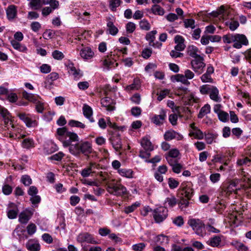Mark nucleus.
Segmentation results:
<instances>
[{
    "mask_svg": "<svg viewBox=\"0 0 251 251\" xmlns=\"http://www.w3.org/2000/svg\"><path fill=\"white\" fill-rule=\"evenodd\" d=\"M52 57L55 60H61L63 59L65 56L64 54L60 51L58 50H54L52 52Z\"/></svg>",
    "mask_w": 251,
    "mask_h": 251,
    "instance_id": "8fccbe9b",
    "label": "nucleus"
},
{
    "mask_svg": "<svg viewBox=\"0 0 251 251\" xmlns=\"http://www.w3.org/2000/svg\"><path fill=\"white\" fill-rule=\"evenodd\" d=\"M82 48L79 50V55L84 60L90 59L93 57L94 52L89 47H84L81 45Z\"/></svg>",
    "mask_w": 251,
    "mask_h": 251,
    "instance_id": "f3484780",
    "label": "nucleus"
},
{
    "mask_svg": "<svg viewBox=\"0 0 251 251\" xmlns=\"http://www.w3.org/2000/svg\"><path fill=\"white\" fill-rule=\"evenodd\" d=\"M25 247L29 251H40L41 246L35 239H29L25 244Z\"/></svg>",
    "mask_w": 251,
    "mask_h": 251,
    "instance_id": "a211bd4d",
    "label": "nucleus"
},
{
    "mask_svg": "<svg viewBox=\"0 0 251 251\" xmlns=\"http://www.w3.org/2000/svg\"><path fill=\"white\" fill-rule=\"evenodd\" d=\"M82 111L85 117L88 119L90 122L93 123L94 122V120L92 117L93 110L92 108L88 105L84 104L82 108Z\"/></svg>",
    "mask_w": 251,
    "mask_h": 251,
    "instance_id": "393cba45",
    "label": "nucleus"
},
{
    "mask_svg": "<svg viewBox=\"0 0 251 251\" xmlns=\"http://www.w3.org/2000/svg\"><path fill=\"white\" fill-rule=\"evenodd\" d=\"M175 43L176 44L175 47V50L178 51H183L186 46L184 44L185 40L184 38L179 35H177L174 38Z\"/></svg>",
    "mask_w": 251,
    "mask_h": 251,
    "instance_id": "aec40b11",
    "label": "nucleus"
},
{
    "mask_svg": "<svg viewBox=\"0 0 251 251\" xmlns=\"http://www.w3.org/2000/svg\"><path fill=\"white\" fill-rule=\"evenodd\" d=\"M119 174L122 176L127 178H132L133 177L134 172L130 169L122 168L118 170Z\"/></svg>",
    "mask_w": 251,
    "mask_h": 251,
    "instance_id": "c85d7f7f",
    "label": "nucleus"
},
{
    "mask_svg": "<svg viewBox=\"0 0 251 251\" xmlns=\"http://www.w3.org/2000/svg\"><path fill=\"white\" fill-rule=\"evenodd\" d=\"M176 199L174 196L168 197L165 201V204L170 207H173L176 204Z\"/></svg>",
    "mask_w": 251,
    "mask_h": 251,
    "instance_id": "c03bdc74",
    "label": "nucleus"
},
{
    "mask_svg": "<svg viewBox=\"0 0 251 251\" xmlns=\"http://www.w3.org/2000/svg\"><path fill=\"white\" fill-rule=\"evenodd\" d=\"M180 154L179 151L176 149H173L170 150L166 156H169L171 158H176Z\"/></svg>",
    "mask_w": 251,
    "mask_h": 251,
    "instance_id": "bf43d9fd",
    "label": "nucleus"
},
{
    "mask_svg": "<svg viewBox=\"0 0 251 251\" xmlns=\"http://www.w3.org/2000/svg\"><path fill=\"white\" fill-rule=\"evenodd\" d=\"M59 78V75L56 72H52L49 74L46 77V80L51 85L54 81L57 80Z\"/></svg>",
    "mask_w": 251,
    "mask_h": 251,
    "instance_id": "49530a36",
    "label": "nucleus"
},
{
    "mask_svg": "<svg viewBox=\"0 0 251 251\" xmlns=\"http://www.w3.org/2000/svg\"><path fill=\"white\" fill-rule=\"evenodd\" d=\"M210 98L214 101L219 102L221 100L219 96V91L217 88L214 86L209 93Z\"/></svg>",
    "mask_w": 251,
    "mask_h": 251,
    "instance_id": "7c9ffc66",
    "label": "nucleus"
},
{
    "mask_svg": "<svg viewBox=\"0 0 251 251\" xmlns=\"http://www.w3.org/2000/svg\"><path fill=\"white\" fill-rule=\"evenodd\" d=\"M122 2V0H109V9L111 11L115 12L117 10V8L120 6Z\"/></svg>",
    "mask_w": 251,
    "mask_h": 251,
    "instance_id": "58836bf2",
    "label": "nucleus"
},
{
    "mask_svg": "<svg viewBox=\"0 0 251 251\" xmlns=\"http://www.w3.org/2000/svg\"><path fill=\"white\" fill-rule=\"evenodd\" d=\"M9 207H14L12 209H9L7 211V215L9 219H15L18 213V209L17 207L15 206L13 203H11L9 205Z\"/></svg>",
    "mask_w": 251,
    "mask_h": 251,
    "instance_id": "c756f323",
    "label": "nucleus"
},
{
    "mask_svg": "<svg viewBox=\"0 0 251 251\" xmlns=\"http://www.w3.org/2000/svg\"><path fill=\"white\" fill-rule=\"evenodd\" d=\"M251 162V157H242L241 158L238 159L237 161V164L239 166L243 165H249Z\"/></svg>",
    "mask_w": 251,
    "mask_h": 251,
    "instance_id": "a18cd8bd",
    "label": "nucleus"
},
{
    "mask_svg": "<svg viewBox=\"0 0 251 251\" xmlns=\"http://www.w3.org/2000/svg\"><path fill=\"white\" fill-rule=\"evenodd\" d=\"M201 79L202 82H209L212 83L213 82V80L211 77V75L209 74H206V73L203 74L201 76Z\"/></svg>",
    "mask_w": 251,
    "mask_h": 251,
    "instance_id": "e2e57ef3",
    "label": "nucleus"
},
{
    "mask_svg": "<svg viewBox=\"0 0 251 251\" xmlns=\"http://www.w3.org/2000/svg\"><path fill=\"white\" fill-rule=\"evenodd\" d=\"M154 241L157 244L164 245L168 243L169 238L167 236L161 234L155 237Z\"/></svg>",
    "mask_w": 251,
    "mask_h": 251,
    "instance_id": "ea45409f",
    "label": "nucleus"
},
{
    "mask_svg": "<svg viewBox=\"0 0 251 251\" xmlns=\"http://www.w3.org/2000/svg\"><path fill=\"white\" fill-rule=\"evenodd\" d=\"M169 93L170 90L167 89L161 90L159 92L157 93V95H158L157 100L159 101L162 100L168 95L169 94Z\"/></svg>",
    "mask_w": 251,
    "mask_h": 251,
    "instance_id": "864d4df0",
    "label": "nucleus"
},
{
    "mask_svg": "<svg viewBox=\"0 0 251 251\" xmlns=\"http://www.w3.org/2000/svg\"><path fill=\"white\" fill-rule=\"evenodd\" d=\"M6 16L8 20H14L17 15V7L13 4L9 5L6 10Z\"/></svg>",
    "mask_w": 251,
    "mask_h": 251,
    "instance_id": "4be33fe9",
    "label": "nucleus"
},
{
    "mask_svg": "<svg viewBox=\"0 0 251 251\" xmlns=\"http://www.w3.org/2000/svg\"><path fill=\"white\" fill-rule=\"evenodd\" d=\"M11 44L13 48L21 52H25L27 50V48L25 46L22 45L19 42L16 40H11Z\"/></svg>",
    "mask_w": 251,
    "mask_h": 251,
    "instance_id": "4c0bfd02",
    "label": "nucleus"
},
{
    "mask_svg": "<svg viewBox=\"0 0 251 251\" xmlns=\"http://www.w3.org/2000/svg\"><path fill=\"white\" fill-rule=\"evenodd\" d=\"M22 147L26 149H30L35 147V143L32 138H25L22 141Z\"/></svg>",
    "mask_w": 251,
    "mask_h": 251,
    "instance_id": "72a5a7b5",
    "label": "nucleus"
},
{
    "mask_svg": "<svg viewBox=\"0 0 251 251\" xmlns=\"http://www.w3.org/2000/svg\"><path fill=\"white\" fill-rule=\"evenodd\" d=\"M106 189L109 194L116 196H123L127 193L126 188L114 179L107 182Z\"/></svg>",
    "mask_w": 251,
    "mask_h": 251,
    "instance_id": "39448f33",
    "label": "nucleus"
},
{
    "mask_svg": "<svg viewBox=\"0 0 251 251\" xmlns=\"http://www.w3.org/2000/svg\"><path fill=\"white\" fill-rule=\"evenodd\" d=\"M164 138L165 140L167 141H170L174 139H176L177 140H181L183 137L179 133H177L173 130H171L165 132L164 135Z\"/></svg>",
    "mask_w": 251,
    "mask_h": 251,
    "instance_id": "6ab92c4d",
    "label": "nucleus"
},
{
    "mask_svg": "<svg viewBox=\"0 0 251 251\" xmlns=\"http://www.w3.org/2000/svg\"><path fill=\"white\" fill-rule=\"evenodd\" d=\"M107 27V30L109 33L113 36H115L118 32L119 30L117 27H116L113 23L109 20L107 22L106 24Z\"/></svg>",
    "mask_w": 251,
    "mask_h": 251,
    "instance_id": "f704fd0d",
    "label": "nucleus"
},
{
    "mask_svg": "<svg viewBox=\"0 0 251 251\" xmlns=\"http://www.w3.org/2000/svg\"><path fill=\"white\" fill-rule=\"evenodd\" d=\"M168 185L170 189H174L176 188L179 185V182L175 178L170 177L168 178Z\"/></svg>",
    "mask_w": 251,
    "mask_h": 251,
    "instance_id": "603ef678",
    "label": "nucleus"
},
{
    "mask_svg": "<svg viewBox=\"0 0 251 251\" xmlns=\"http://www.w3.org/2000/svg\"><path fill=\"white\" fill-rule=\"evenodd\" d=\"M22 96L25 99L35 104L39 102V101L41 99V97L39 96L31 93H28L25 91H24L22 92Z\"/></svg>",
    "mask_w": 251,
    "mask_h": 251,
    "instance_id": "b1692460",
    "label": "nucleus"
},
{
    "mask_svg": "<svg viewBox=\"0 0 251 251\" xmlns=\"http://www.w3.org/2000/svg\"><path fill=\"white\" fill-rule=\"evenodd\" d=\"M68 69L69 74L72 75L75 79H78L82 75L80 73V70H76L73 64L69 65Z\"/></svg>",
    "mask_w": 251,
    "mask_h": 251,
    "instance_id": "2f4dec72",
    "label": "nucleus"
},
{
    "mask_svg": "<svg viewBox=\"0 0 251 251\" xmlns=\"http://www.w3.org/2000/svg\"><path fill=\"white\" fill-rule=\"evenodd\" d=\"M156 33V30H152L147 33V34L146 35L145 38L149 42V44L150 46H152L154 48H160L162 46V44L157 41H155V35Z\"/></svg>",
    "mask_w": 251,
    "mask_h": 251,
    "instance_id": "4468645a",
    "label": "nucleus"
},
{
    "mask_svg": "<svg viewBox=\"0 0 251 251\" xmlns=\"http://www.w3.org/2000/svg\"><path fill=\"white\" fill-rule=\"evenodd\" d=\"M100 102L102 106L105 107L108 111H112L115 109V102L110 98H103L101 100Z\"/></svg>",
    "mask_w": 251,
    "mask_h": 251,
    "instance_id": "dca6fc26",
    "label": "nucleus"
},
{
    "mask_svg": "<svg viewBox=\"0 0 251 251\" xmlns=\"http://www.w3.org/2000/svg\"><path fill=\"white\" fill-rule=\"evenodd\" d=\"M239 94L244 99L245 101L247 104L251 105V99L249 93L240 91Z\"/></svg>",
    "mask_w": 251,
    "mask_h": 251,
    "instance_id": "0e129e2a",
    "label": "nucleus"
},
{
    "mask_svg": "<svg viewBox=\"0 0 251 251\" xmlns=\"http://www.w3.org/2000/svg\"><path fill=\"white\" fill-rule=\"evenodd\" d=\"M141 145L142 147L147 151H151L153 149L151 142L147 138H143L141 141Z\"/></svg>",
    "mask_w": 251,
    "mask_h": 251,
    "instance_id": "c9c22d12",
    "label": "nucleus"
},
{
    "mask_svg": "<svg viewBox=\"0 0 251 251\" xmlns=\"http://www.w3.org/2000/svg\"><path fill=\"white\" fill-rule=\"evenodd\" d=\"M168 210L165 206H160L154 209L153 217L156 223L163 222L168 216Z\"/></svg>",
    "mask_w": 251,
    "mask_h": 251,
    "instance_id": "6e6552de",
    "label": "nucleus"
},
{
    "mask_svg": "<svg viewBox=\"0 0 251 251\" xmlns=\"http://www.w3.org/2000/svg\"><path fill=\"white\" fill-rule=\"evenodd\" d=\"M222 243L221 236L214 235L211 237L207 242L208 245L213 247H219Z\"/></svg>",
    "mask_w": 251,
    "mask_h": 251,
    "instance_id": "a878e982",
    "label": "nucleus"
},
{
    "mask_svg": "<svg viewBox=\"0 0 251 251\" xmlns=\"http://www.w3.org/2000/svg\"><path fill=\"white\" fill-rule=\"evenodd\" d=\"M110 140L115 150L117 151H119L122 148V141L120 135L119 134L113 135Z\"/></svg>",
    "mask_w": 251,
    "mask_h": 251,
    "instance_id": "412c9836",
    "label": "nucleus"
},
{
    "mask_svg": "<svg viewBox=\"0 0 251 251\" xmlns=\"http://www.w3.org/2000/svg\"><path fill=\"white\" fill-rule=\"evenodd\" d=\"M231 245L238 251H246L248 250V248L243 243L237 240L232 241L231 243Z\"/></svg>",
    "mask_w": 251,
    "mask_h": 251,
    "instance_id": "a19ab883",
    "label": "nucleus"
},
{
    "mask_svg": "<svg viewBox=\"0 0 251 251\" xmlns=\"http://www.w3.org/2000/svg\"><path fill=\"white\" fill-rule=\"evenodd\" d=\"M68 125L71 127H76L80 128H84L86 126L80 122L71 120L69 121Z\"/></svg>",
    "mask_w": 251,
    "mask_h": 251,
    "instance_id": "de8ad7c7",
    "label": "nucleus"
},
{
    "mask_svg": "<svg viewBox=\"0 0 251 251\" xmlns=\"http://www.w3.org/2000/svg\"><path fill=\"white\" fill-rule=\"evenodd\" d=\"M76 240L80 243L84 242L92 244L98 243L92 235L86 232L79 233L76 237Z\"/></svg>",
    "mask_w": 251,
    "mask_h": 251,
    "instance_id": "9d476101",
    "label": "nucleus"
},
{
    "mask_svg": "<svg viewBox=\"0 0 251 251\" xmlns=\"http://www.w3.org/2000/svg\"><path fill=\"white\" fill-rule=\"evenodd\" d=\"M175 79L177 82H181L183 84L185 85H188L190 84V82L186 79L184 75L182 74H177L175 75Z\"/></svg>",
    "mask_w": 251,
    "mask_h": 251,
    "instance_id": "09e8293b",
    "label": "nucleus"
},
{
    "mask_svg": "<svg viewBox=\"0 0 251 251\" xmlns=\"http://www.w3.org/2000/svg\"><path fill=\"white\" fill-rule=\"evenodd\" d=\"M146 247V245L143 243H140L133 245L132 249L134 251H142Z\"/></svg>",
    "mask_w": 251,
    "mask_h": 251,
    "instance_id": "69168bd1",
    "label": "nucleus"
},
{
    "mask_svg": "<svg viewBox=\"0 0 251 251\" xmlns=\"http://www.w3.org/2000/svg\"><path fill=\"white\" fill-rule=\"evenodd\" d=\"M200 50L199 49L194 45H189L187 48V53L190 57L194 58L201 56L198 54Z\"/></svg>",
    "mask_w": 251,
    "mask_h": 251,
    "instance_id": "cd10ccee",
    "label": "nucleus"
},
{
    "mask_svg": "<svg viewBox=\"0 0 251 251\" xmlns=\"http://www.w3.org/2000/svg\"><path fill=\"white\" fill-rule=\"evenodd\" d=\"M204 58L201 56L192 60L191 65L193 71L198 75L201 74L203 72L205 67V63L204 62Z\"/></svg>",
    "mask_w": 251,
    "mask_h": 251,
    "instance_id": "1a4fd4ad",
    "label": "nucleus"
},
{
    "mask_svg": "<svg viewBox=\"0 0 251 251\" xmlns=\"http://www.w3.org/2000/svg\"><path fill=\"white\" fill-rule=\"evenodd\" d=\"M56 137L60 142H62L63 147L69 148L72 146L73 142L78 141L79 138L77 134L69 131L66 127L57 128Z\"/></svg>",
    "mask_w": 251,
    "mask_h": 251,
    "instance_id": "f03ea898",
    "label": "nucleus"
},
{
    "mask_svg": "<svg viewBox=\"0 0 251 251\" xmlns=\"http://www.w3.org/2000/svg\"><path fill=\"white\" fill-rule=\"evenodd\" d=\"M139 203L135 202L132 205L125 207L124 211L126 214L133 212L139 206Z\"/></svg>",
    "mask_w": 251,
    "mask_h": 251,
    "instance_id": "5fc2aeb1",
    "label": "nucleus"
},
{
    "mask_svg": "<svg viewBox=\"0 0 251 251\" xmlns=\"http://www.w3.org/2000/svg\"><path fill=\"white\" fill-rule=\"evenodd\" d=\"M21 182L26 186H29L32 183V179L30 176L24 175L21 177Z\"/></svg>",
    "mask_w": 251,
    "mask_h": 251,
    "instance_id": "052dcab7",
    "label": "nucleus"
},
{
    "mask_svg": "<svg viewBox=\"0 0 251 251\" xmlns=\"http://www.w3.org/2000/svg\"><path fill=\"white\" fill-rule=\"evenodd\" d=\"M210 106L209 104H205L203 106H202L198 114V118L201 119L205 115L210 113Z\"/></svg>",
    "mask_w": 251,
    "mask_h": 251,
    "instance_id": "79ce46f5",
    "label": "nucleus"
},
{
    "mask_svg": "<svg viewBox=\"0 0 251 251\" xmlns=\"http://www.w3.org/2000/svg\"><path fill=\"white\" fill-rule=\"evenodd\" d=\"M65 156V154L62 151H59L50 157V159L55 161H61L63 157Z\"/></svg>",
    "mask_w": 251,
    "mask_h": 251,
    "instance_id": "680f3d73",
    "label": "nucleus"
},
{
    "mask_svg": "<svg viewBox=\"0 0 251 251\" xmlns=\"http://www.w3.org/2000/svg\"><path fill=\"white\" fill-rule=\"evenodd\" d=\"M18 117L23 121L28 127H35L38 126V121L35 116L25 113H19Z\"/></svg>",
    "mask_w": 251,
    "mask_h": 251,
    "instance_id": "0eeeda50",
    "label": "nucleus"
},
{
    "mask_svg": "<svg viewBox=\"0 0 251 251\" xmlns=\"http://www.w3.org/2000/svg\"><path fill=\"white\" fill-rule=\"evenodd\" d=\"M93 151L92 144L88 141L75 144V146H72L69 148L70 152L75 156L79 155L80 153L88 155L92 153Z\"/></svg>",
    "mask_w": 251,
    "mask_h": 251,
    "instance_id": "20e7f679",
    "label": "nucleus"
},
{
    "mask_svg": "<svg viewBox=\"0 0 251 251\" xmlns=\"http://www.w3.org/2000/svg\"><path fill=\"white\" fill-rule=\"evenodd\" d=\"M112 53L111 52L105 56L104 59L101 60L102 66L108 70L118 66V63H116L115 60L112 58Z\"/></svg>",
    "mask_w": 251,
    "mask_h": 251,
    "instance_id": "ddd939ff",
    "label": "nucleus"
},
{
    "mask_svg": "<svg viewBox=\"0 0 251 251\" xmlns=\"http://www.w3.org/2000/svg\"><path fill=\"white\" fill-rule=\"evenodd\" d=\"M0 115L3 117L5 125H7L9 122H10V124L12 125L11 127L14 128L13 124L11 123V116L6 108L0 106Z\"/></svg>",
    "mask_w": 251,
    "mask_h": 251,
    "instance_id": "5701e85b",
    "label": "nucleus"
},
{
    "mask_svg": "<svg viewBox=\"0 0 251 251\" xmlns=\"http://www.w3.org/2000/svg\"><path fill=\"white\" fill-rule=\"evenodd\" d=\"M172 251H194V250L191 247H186L182 249L179 246L174 245Z\"/></svg>",
    "mask_w": 251,
    "mask_h": 251,
    "instance_id": "774afa93",
    "label": "nucleus"
},
{
    "mask_svg": "<svg viewBox=\"0 0 251 251\" xmlns=\"http://www.w3.org/2000/svg\"><path fill=\"white\" fill-rule=\"evenodd\" d=\"M195 20L192 19H187L184 21V25L186 28L190 27L194 29L195 27Z\"/></svg>",
    "mask_w": 251,
    "mask_h": 251,
    "instance_id": "13d9d810",
    "label": "nucleus"
},
{
    "mask_svg": "<svg viewBox=\"0 0 251 251\" xmlns=\"http://www.w3.org/2000/svg\"><path fill=\"white\" fill-rule=\"evenodd\" d=\"M166 112L164 109H161L159 114L154 115L151 118V122L156 126H161L163 125L166 118Z\"/></svg>",
    "mask_w": 251,
    "mask_h": 251,
    "instance_id": "2eb2a0df",
    "label": "nucleus"
},
{
    "mask_svg": "<svg viewBox=\"0 0 251 251\" xmlns=\"http://www.w3.org/2000/svg\"><path fill=\"white\" fill-rule=\"evenodd\" d=\"M218 136V134L216 132H205L204 139L207 144L211 145L213 143L216 142V139L217 138Z\"/></svg>",
    "mask_w": 251,
    "mask_h": 251,
    "instance_id": "bb28decb",
    "label": "nucleus"
},
{
    "mask_svg": "<svg viewBox=\"0 0 251 251\" xmlns=\"http://www.w3.org/2000/svg\"><path fill=\"white\" fill-rule=\"evenodd\" d=\"M48 4L50 6L45 7L42 10V14L44 16H48L59 7V2L56 0H31L30 2L31 7L35 10H38L43 5Z\"/></svg>",
    "mask_w": 251,
    "mask_h": 251,
    "instance_id": "f257e3e1",
    "label": "nucleus"
},
{
    "mask_svg": "<svg viewBox=\"0 0 251 251\" xmlns=\"http://www.w3.org/2000/svg\"><path fill=\"white\" fill-rule=\"evenodd\" d=\"M136 28V25L132 22H128L126 25V30L127 33H133Z\"/></svg>",
    "mask_w": 251,
    "mask_h": 251,
    "instance_id": "338daca9",
    "label": "nucleus"
},
{
    "mask_svg": "<svg viewBox=\"0 0 251 251\" xmlns=\"http://www.w3.org/2000/svg\"><path fill=\"white\" fill-rule=\"evenodd\" d=\"M193 189L190 183H182L180 189V195L181 197L191 199L193 195Z\"/></svg>",
    "mask_w": 251,
    "mask_h": 251,
    "instance_id": "9b49d317",
    "label": "nucleus"
},
{
    "mask_svg": "<svg viewBox=\"0 0 251 251\" xmlns=\"http://www.w3.org/2000/svg\"><path fill=\"white\" fill-rule=\"evenodd\" d=\"M191 111L188 108H184L181 113L179 114V116L184 117L185 120H188L191 117Z\"/></svg>",
    "mask_w": 251,
    "mask_h": 251,
    "instance_id": "6e6d98bb",
    "label": "nucleus"
},
{
    "mask_svg": "<svg viewBox=\"0 0 251 251\" xmlns=\"http://www.w3.org/2000/svg\"><path fill=\"white\" fill-rule=\"evenodd\" d=\"M214 87L213 85L208 84L202 85L200 87V92L202 95L209 94Z\"/></svg>",
    "mask_w": 251,
    "mask_h": 251,
    "instance_id": "37998d69",
    "label": "nucleus"
},
{
    "mask_svg": "<svg viewBox=\"0 0 251 251\" xmlns=\"http://www.w3.org/2000/svg\"><path fill=\"white\" fill-rule=\"evenodd\" d=\"M31 214L29 212L24 211L19 215V222L22 224H26L31 218Z\"/></svg>",
    "mask_w": 251,
    "mask_h": 251,
    "instance_id": "473e14b6",
    "label": "nucleus"
},
{
    "mask_svg": "<svg viewBox=\"0 0 251 251\" xmlns=\"http://www.w3.org/2000/svg\"><path fill=\"white\" fill-rule=\"evenodd\" d=\"M189 131V136L190 137H193L197 140H202L204 139V133L197 126H195V124L194 123L190 124Z\"/></svg>",
    "mask_w": 251,
    "mask_h": 251,
    "instance_id": "f8f14e48",
    "label": "nucleus"
},
{
    "mask_svg": "<svg viewBox=\"0 0 251 251\" xmlns=\"http://www.w3.org/2000/svg\"><path fill=\"white\" fill-rule=\"evenodd\" d=\"M139 26L141 29L145 30H149L151 28L150 23L145 19H143L140 22Z\"/></svg>",
    "mask_w": 251,
    "mask_h": 251,
    "instance_id": "3c124183",
    "label": "nucleus"
},
{
    "mask_svg": "<svg viewBox=\"0 0 251 251\" xmlns=\"http://www.w3.org/2000/svg\"><path fill=\"white\" fill-rule=\"evenodd\" d=\"M218 117L219 119L223 122L226 123L228 121V114L224 111L221 113H218Z\"/></svg>",
    "mask_w": 251,
    "mask_h": 251,
    "instance_id": "4d7b16f0",
    "label": "nucleus"
},
{
    "mask_svg": "<svg viewBox=\"0 0 251 251\" xmlns=\"http://www.w3.org/2000/svg\"><path fill=\"white\" fill-rule=\"evenodd\" d=\"M188 224L197 235L201 237L206 235V226L202 221L199 219H192L188 221Z\"/></svg>",
    "mask_w": 251,
    "mask_h": 251,
    "instance_id": "423d86ee",
    "label": "nucleus"
},
{
    "mask_svg": "<svg viewBox=\"0 0 251 251\" xmlns=\"http://www.w3.org/2000/svg\"><path fill=\"white\" fill-rule=\"evenodd\" d=\"M223 42L225 44L233 43V47L239 49L243 46H247L249 44V41L246 36L242 34L228 33L224 35L223 37Z\"/></svg>",
    "mask_w": 251,
    "mask_h": 251,
    "instance_id": "7ed1b4c3",
    "label": "nucleus"
},
{
    "mask_svg": "<svg viewBox=\"0 0 251 251\" xmlns=\"http://www.w3.org/2000/svg\"><path fill=\"white\" fill-rule=\"evenodd\" d=\"M150 10L153 14L156 15L163 16L165 13L164 9L157 4L153 5Z\"/></svg>",
    "mask_w": 251,
    "mask_h": 251,
    "instance_id": "e433bc0d",
    "label": "nucleus"
}]
</instances>
